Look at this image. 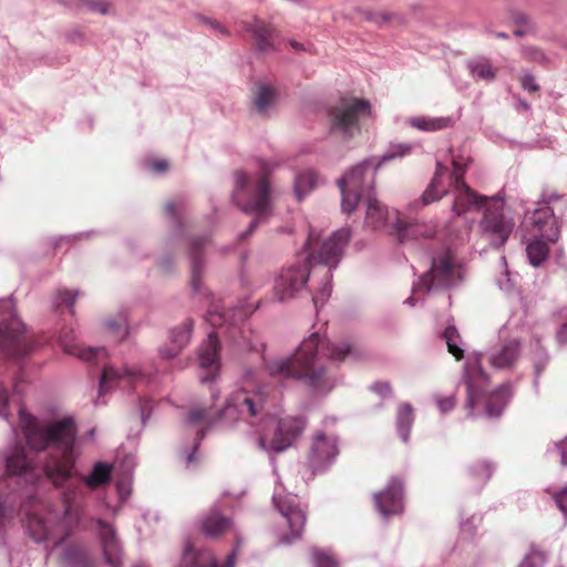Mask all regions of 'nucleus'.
<instances>
[{
    "instance_id": "obj_62",
    "label": "nucleus",
    "mask_w": 567,
    "mask_h": 567,
    "mask_svg": "<svg viewBox=\"0 0 567 567\" xmlns=\"http://www.w3.org/2000/svg\"><path fill=\"white\" fill-rule=\"evenodd\" d=\"M66 39L72 43H80L83 41L84 35L81 30L74 29L66 33Z\"/></svg>"
},
{
    "instance_id": "obj_52",
    "label": "nucleus",
    "mask_w": 567,
    "mask_h": 567,
    "mask_svg": "<svg viewBox=\"0 0 567 567\" xmlns=\"http://www.w3.org/2000/svg\"><path fill=\"white\" fill-rule=\"evenodd\" d=\"M561 320L563 322L558 327L556 331V341L559 346H566L567 344V309H565L561 312Z\"/></svg>"
},
{
    "instance_id": "obj_12",
    "label": "nucleus",
    "mask_w": 567,
    "mask_h": 567,
    "mask_svg": "<svg viewBox=\"0 0 567 567\" xmlns=\"http://www.w3.org/2000/svg\"><path fill=\"white\" fill-rule=\"evenodd\" d=\"M0 348L13 357H23L32 349V339L16 315L12 298L0 299Z\"/></svg>"
},
{
    "instance_id": "obj_22",
    "label": "nucleus",
    "mask_w": 567,
    "mask_h": 567,
    "mask_svg": "<svg viewBox=\"0 0 567 567\" xmlns=\"http://www.w3.org/2000/svg\"><path fill=\"white\" fill-rule=\"evenodd\" d=\"M220 344L215 332H210L207 339L202 342L197 351L198 365L200 369V382H214L220 371Z\"/></svg>"
},
{
    "instance_id": "obj_41",
    "label": "nucleus",
    "mask_w": 567,
    "mask_h": 567,
    "mask_svg": "<svg viewBox=\"0 0 567 567\" xmlns=\"http://www.w3.org/2000/svg\"><path fill=\"white\" fill-rule=\"evenodd\" d=\"M103 324L110 332L118 337L121 340H124L130 333L127 317L124 311H120L114 316L105 318L103 320Z\"/></svg>"
},
{
    "instance_id": "obj_49",
    "label": "nucleus",
    "mask_w": 567,
    "mask_h": 567,
    "mask_svg": "<svg viewBox=\"0 0 567 567\" xmlns=\"http://www.w3.org/2000/svg\"><path fill=\"white\" fill-rule=\"evenodd\" d=\"M545 556L539 551H530L527 554L518 567H544Z\"/></svg>"
},
{
    "instance_id": "obj_24",
    "label": "nucleus",
    "mask_w": 567,
    "mask_h": 567,
    "mask_svg": "<svg viewBox=\"0 0 567 567\" xmlns=\"http://www.w3.org/2000/svg\"><path fill=\"white\" fill-rule=\"evenodd\" d=\"M59 341L64 352L84 362L97 364L109 357L107 350L104 347H85L79 343L72 329H64L60 334Z\"/></svg>"
},
{
    "instance_id": "obj_58",
    "label": "nucleus",
    "mask_w": 567,
    "mask_h": 567,
    "mask_svg": "<svg viewBox=\"0 0 567 567\" xmlns=\"http://www.w3.org/2000/svg\"><path fill=\"white\" fill-rule=\"evenodd\" d=\"M391 16L388 13L381 12H371L368 14L367 19L374 22L378 25H383L390 20Z\"/></svg>"
},
{
    "instance_id": "obj_31",
    "label": "nucleus",
    "mask_w": 567,
    "mask_h": 567,
    "mask_svg": "<svg viewBox=\"0 0 567 567\" xmlns=\"http://www.w3.org/2000/svg\"><path fill=\"white\" fill-rule=\"evenodd\" d=\"M277 90L269 83L260 82L256 85L252 96L255 111L260 115H267L275 106Z\"/></svg>"
},
{
    "instance_id": "obj_26",
    "label": "nucleus",
    "mask_w": 567,
    "mask_h": 567,
    "mask_svg": "<svg viewBox=\"0 0 567 567\" xmlns=\"http://www.w3.org/2000/svg\"><path fill=\"white\" fill-rule=\"evenodd\" d=\"M96 532L101 542L105 561L117 566L122 559L121 543L115 528L103 519L96 520Z\"/></svg>"
},
{
    "instance_id": "obj_16",
    "label": "nucleus",
    "mask_w": 567,
    "mask_h": 567,
    "mask_svg": "<svg viewBox=\"0 0 567 567\" xmlns=\"http://www.w3.org/2000/svg\"><path fill=\"white\" fill-rule=\"evenodd\" d=\"M311 274H316L307 261L299 255L298 259L284 267L275 277L274 297L284 302L297 298L302 291L308 289V281Z\"/></svg>"
},
{
    "instance_id": "obj_59",
    "label": "nucleus",
    "mask_w": 567,
    "mask_h": 567,
    "mask_svg": "<svg viewBox=\"0 0 567 567\" xmlns=\"http://www.w3.org/2000/svg\"><path fill=\"white\" fill-rule=\"evenodd\" d=\"M556 452L560 457L561 465L567 466V436L556 444Z\"/></svg>"
},
{
    "instance_id": "obj_19",
    "label": "nucleus",
    "mask_w": 567,
    "mask_h": 567,
    "mask_svg": "<svg viewBox=\"0 0 567 567\" xmlns=\"http://www.w3.org/2000/svg\"><path fill=\"white\" fill-rule=\"evenodd\" d=\"M516 323L508 320L498 330L499 348L489 354V362L497 369L511 368L520 354V338L515 330Z\"/></svg>"
},
{
    "instance_id": "obj_36",
    "label": "nucleus",
    "mask_w": 567,
    "mask_h": 567,
    "mask_svg": "<svg viewBox=\"0 0 567 567\" xmlns=\"http://www.w3.org/2000/svg\"><path fill=\"white\" fill-rule=\"evenodd\" d=\"M414 422V411L410 403H401L396 411V431L402 442L410 440L411 429Z\"/></svg>"
},
{
    "instance_id": "obj_33",
    "label": "nucleus",
    "mask_w": 567,
    "mask_h": 567,
    "mask_svg": "<svg viewBox=\"0 0 567 567\" xmlns=\"http://www.w3.org/2000/svg\"><path fill=\"white\" fill-rule=\"evenodd\" d=\"M248 31L254 35L258 51L269 52L275 49L272 30L264 21L255 20L248 25Z\"/></svg>"
},
{
    "instance_id": "obj_21",
    "label": "nucleus",
    "mask_w": 567,
    "mask_h": 567,
    "mask_svg": "<svg viewBox=\"0 0 567 567\" xmlns=\"http://www.w3.org/2000/svg\"><path fill=\"white\" fill-rule=\"evenodd\" d=\"M339 441L332 433L318 431L311 441L308 461L313 471L330 466L339 455Z\"/></svg>"
},
{
    "instance_id": "obj_39",
    "label": "nucleus",
    "mask_w": 567,
    "mask_h": 567,
    "mask_svg": "<svg viewBox=\"0 0 567 567\" xmlns=\"http://www.w3.org/2000/svg\"><path fill=\"white\" fill-rule=\"evenodd\" d=\"M165 214L171 218L173 226L172 237L179 238L184 236L185 233V221L183 220V203L168 200L165 204Z\"/></svg>"
},
{
    "instance_id": "obj_51",
    "label": "nucleus",
    "mask_w": 567,
    "mask_h": 567,
    "mask_svg": "<svg viewBox=\"0 0 567 567\" xmlns=\"http://www.w3.org/2000/svg\"><path fill=\"white\" fill-rule=\"evenodd\" d=\"M131 483V476H126L125 478L117 481L116 489L121 502H125L130 497L132 492Z\"/></svg>"
},
{
    "instance_id": "obj_34",
    "label": "nucleus",
    "mask_w": 567,
    "mask_h": 567,
    "mask_svg": "<svg viewBox=\"0 0 567 567\" xmlns=\"http://www.w3.org/2000/svg\"><path fill=\"white\" fill-rule=\"evenodd\" d=\"M320 183L319 175L312 169H305L295 177V194L297 199L302 200Z\"/></svg>"
},
{
    "instance_id": "obj_25",
    "label": "nucleus",
    "mask_w": 567,
    "mask_h": 567,
    "mask_svg": "<svg viewBox=\"0 0 567 567\" xmlns=\"http://www.w3.org/2000/svg\"><path fill=\"white\" fill-rule=\"evenodd\" d=\"M236 556L237 548H234L221 566L209 550L195 549L192 544L187 543L184 546L178 567H235Z\"/></svg>"
},
{
    "instance_id": "obj_5",
    "label": "nucleus",
    "mask_w": 567,
    "mask_h": 567,
    "mask_svg": "<svg viewBox=\"0 0 567 567\" xmlns=\"http://www.w3.org/2000/svg\"><path fill=\"white\" fill-rule=\"evenodd\" d=\"M350 239V230L342 228L329 236H323L320 230L311 228L305 249L300 256L317 271V265H321V286L312 291V301L316 308L324 305L331 295L332 269H336L341 260L343 249Z\"/></svg>"
},
{
    "instance_id": "obj_43",
    "label": "nucleus",
    "mask_w": 567,
    "mask_h": 567,
    "mask_svg": "<svg viewBox=\"0 0 567 567\" xmlns=\"http://www.w3.org/2000/svg\"><path fill=\"white\" fill-rule=\"evenodd\" d=\"M532 360L534 365L533 384L535 390L538 391L540 374L545 370L549 361L548 353L540 347L538 339L536 340V349Z\"/></svg>"
},
{
    "instance_id": "obj_48",
    "label": "nucleus",
    "mask_w": 567,
    "mask_h": 567,
    "mask_svg": "<svg viewBox=\"0 0 567 567\" xmlns=\"http://www.w3.org/2000/svg\"><path fill=\"white\" fill-rule=\"evenodd\" d=\"M82 8L101 14H107L110 12V3L100 0H82Z\"/></svg>"
},
{
    "instance_id": "obj_56",
    "label": "nucleus",
    "mask_w": 567,
    "mask_h": 567,
    "mask_svg": "<svg viewBox=\"0 0 567 567\" xmlns=\"http://www.w3.org/2000/svg\"><path fill=\"white\" fill-rule=\"evenodd\" d=\"M370 389L383 399L392 395V389L388 382H375Z\"/></svg>"
},
{
    "instance_id": "obj_8",
    "label": "nucleus",
    "mask_w": 567,
    "mask_h": 567,
    "mask_svg": "<svg viewBox=\"0 0 567 567\" xmlns=\"http://www.w3.org/2000/svg\"><path fill=\"white\" fill-rule=\"evenodd\" d=\"M233 202L245 214L255 215L247 230L239 234V240H245L255 230L259 220L271 212V188L266 177L250 178L244 172L235 173Z\"/></svg>"
},
{
    "instance_id": "obj_17",
    "label": "nucleus",
    "mask_w": 567,
    "mask_h": 567,
    "mask_svg": "<svg viewBox=\"0 0 567 567\" xmlns=\"http://www.w3.org/2000/svg\"><path fill=\"white\" fill-rule=\"evenodd\" d=\"M453 169H450L449 165L437 162L434 177L430 185L426 187L421 198L410 203L411 209H419L427 206L447 194L449 189L446 185H451L458 190L461 182V168L456 159H452Z\"/></svg>"
},
{
    "instance_id": "obj_55",
    "label": "nucleus",
    "mask_w": 567,
    "mask_h": 567,
    "mask_svg": "<svg viewBox=\"0 0 567 567\" xmlns=\"http://www.w3.org/2000/svg\"><path fill=\"white\" fill-rule=\"evenodd\" d=\"M520 83L524 90L528 92H536L539 90L538 84L536 83V80L534 75L529 72H525L520 79Z\"/></svg>"
},
{
    "instance_id": "obj_57",
    "label": "nucleus",
    "mask_w": 567,
    "mask_h": 567,
    "mask_svg": "<svg viewBox=\"0 0 567 567\" xmlns=\"http://www.w3.org/2000/svg\"><path fill=\"white\" fill-rule=\"evenodd\" d=\"M555 502L565 517H567V486L555 495Z\"/></svg>"
},
{
    "instance_id": "obj_42",
    "label": "nucleus",
    "mask_w": 567,
    "mask_h": 567,
    "mask_svg": "<svg viewBox=\"0 0 567 567\" xmlns=\"http://www.w3.org/2000/svg\"><path fill=\"white\" fill-rule=\"evenodd\" d=\"M79 296V290H69L64 288L58 289L52 298V306L56 310L65 307L71 315H74V305Z\"/></svg>"
},
{
    "instance_id": "obj_45",
    "label": "nucleus",
    "mask_w": 567,
    "mask_h": 567,
    "mask_svg": "<svg viewBox=\"0 0 567 567\" xmlns=\"http://www.w3.org/2000/svg\"><path fill=\"white\" fill-rule=\"evenodd\" d=\"M310 559L312 567H339L338 561L328 550L312 548Z\"/></svg>"
},
{
    "instance_id": "obj_46",
    "label": "nucleus",
    "mask_w": 567,
    "mask_h": 567,
    "mask_svg": "<svg viewBox=\"0 0 567 567\" xmlns=\"http://www.w3.org/2000/svg\"><path fill=\"white\" fill-rule=\"evenodd\" d=\"M482 520L483 518L481 515H473L466 522H463V542L465 539L474 540L478 528L482 525Z\"/></svg>"
},
{
    "instance_id": "obj_18",
    "label": "nucleus",
    "mask_w": 567,
    "mask_h": 567,
    "mask_svg": "<svg viewBox=\"0 0 567 567\" xmlns=\"http://www.w3.org/2000/svg\"><path fill=\"white\" fill-rule=\"evenodd\" d=\"M151 378V374L140 365L125 364L123 369H118L106 364L100 378L99 394L103 395L106 391L116 386L125 388L126 385L147 384Z\"/></svg>"
},
{
    "instance_id": "obj_9",
    "label": "nucleus",
    "mask_w": 567,
    "mask_h": 567,
    "mask_svg": "<svg viewBox=\"0 0 567 567\" xmlns=\"http://www.w3.org/2000/svg\"><path fill=\"white\" fill-rule=\"evenodd\" d=\"M461 279V260L456 250L446 249L435 256L431 268L419 277L412 287L411 296L404 301L415 307L420 297L449 290Z\"/></svg>"
},
{
    "instance_id": "obj_3",
    "label": "nucleus",
    "mask_w": 567,
    "mask_h": 567,
    "mask_svg": "<svg viewBox=\"0 0 567 567\" xmlns=\"http://www.w3.org/2000/svg\"><path fill=\"white\" fill-rule=\"evenodd\" d=\"M19 425L31 450L50 449L43 466L45 476L58 487L64 486L75 475L76 426L72 417H64L45 425L22 409L19 411Z\"/></svg>"
},
{
    "instance_id": "obj_30",
    "label": "nucleus",
    "mask_w": 567,
    "mask_h": 567,
    "mask_svg": "<svg viewBox=\"0 0 567 567\" xmlns=\"http://www.w3.org/2000/svg\"><path fill=\"white\" fill-rule=\"evenodd\" d=\"M406 123L420 131L425 133L441 132L445 131L456 123V118L453 116H411L406 120Z\"/></svg>"
},
{
    "instance_id": "obj_35",
    "label": "nucleus",
    "mask_w": 567,
    "mask_h": 567,
    "mask_svg": "<svg viewBox=\"0 0 567 567\" xmlns=\"http://www.w3.org/2000/svg\"><path fill=\"white\" fill-rule=\"evenodd\" d=\"M112 465L105 462H96L91 472L81 478V482L90 488H96L110 482Z\"/></svg>"
},
{
    "instance_id": "obj_64",
    "label": "nucleus",
    "mask_w": 567,
    "mask_h": 567,
    "mask_svg": "<svg viewBox=\"0 0 567 567\" xmlns=\"http://www.w3.org/2000/svg\"><path fill=\"white\" fill-rule=\"evenodd\" d=\"M204 22L207 23L212 29L216 30L217 32L221 34H226V29L216 20H213L210 18H204Z\"/></svg>"
},
{
    "instance_id": "obj_28",
    "label": "nucleus",
    "mask_w": 567,
    "mask_h": 567,
    "mask_svg": "<svg viewBox=\"0 0 567 567\" xmlns=\"http://www.w3.org/2000/svg\"><path fill=\"white\" fill-rule=\"evenodd\" d=\"M199 529L207 538H218L233 527V520L219 513L216 507L210 508L199 520Z\"/></svg>"
},
{
    "instance_id": "obj_50",
    "label": "nucleus",
    "mask_w": 567,
    "mask_h": 567,
    "mask_svg": "<svg viewBox=\"0 0 567 567\" xmlns=\"http://www.w3.org/2000/svg\"><path fill=\"white\" fill-rule=\"evenodd\" d=\"M523 53L528 61L539 64H545L547 62L545 53L536 48H526Z\"/></svg>"
},
{
    "instance_id": "obj_53",
    "label": "nucleus",
    "mask_w": 567,
    "mask_h": 567,
    "mask_svg": "<svg viewBox=\"0 0 567 567\" xmlns=\"http://www.w3.org/2000/svg\"><path fill=\"white\" fill-rule=\"evenodd\" d=\"M436 405L442 413L452 411L456 405V399L454 395L445 398H436Z\"/></svg>"
},
{
    "instance_id": "obj_61",
    "label": "nucleus",
    "mask_w": 567,
    "mask_h": 567,
    "mask_svg": "<svg viewBox=\"0 0 567 567\" xmlns=\"http://www.w3.org/2000/svg\"><path fill=\"white\" fill-rule=\"evenodd\" d=\"M158 267L164 272H169L171 270H173V268H174L173 257H171V256L163 257L158 262Z\"/></svg>"
},
{
    "instance_id": "obj_7",
    "label": "nucleus",
    "mask_w": 567,
    "mask_h": 567,
    "mask_svg": "<svg viewBox=\"0 0 567 567\" xmlns=\"http://www.w3.org/2000/svg\"><path fill=\"white\" fill-rule=\"evenodd\" d=\"M471 213L482 215L478 227L482 238L493 248L502 247L514 229V221L503 214V203L497 196H484L463 182V223L472 221Z\"/></svg>"
},
{
    "instance_id": "obj_40",
    "label": "nucleus",
    "mask_w": 567,
    "mask_h": 567,
    "mask_svg": "<svg viewBox=\"0 0 567 567\" xmlns=\"http://www.w3.org/2000/svg\"><path fill=\"white\" fill-rule=\"evenodd\" d=\"M61 564L64 567H86L89 557L86 551L78 546H68L61 555Z\"/></svg>"
},
{
    "instance_id": "obj_23",
    "label": "nucleus",
    "mask_w": 567,
    "mask_h": 567,
    "mask_svg": "<svg viewBox=\"0 0 567 567\" xmlns=\"http://www.w3.org/2000/svg\"><path fill=\"white\" fill-rule=\"evenodd\" d=\"M6 470L8 474L21 477L28 484L34 485L40 478L33 458L21 444H16L8 451Z\"/></svg>"
},
{
    "instance_id": "obj_14",
    "label": "nucleus",
    "mask_w": 567,
    "mask_h": 567,
    "mask_svg": "<svg viewBox=\"0 0 567 567\" xmlns=\"http://www.w3.org/2000/svg\"><path fill=\"white\" fill-rule=\"evenodd\" d=\"M560 197L556 193L543 195L536 203V208L527 213L523 223V238L542 237L543 239L556 241L559 236L554 209L549 205Z\"/></svg>"
},
{
    "instance_id": "obj_54",
    "label": "nucleus",
    "mask_w": 567,
    "mask_h": 567,
    "mask_svg": "<svg viewBox=\"0 0 567 567\" xmlns=\"http://www.w3.org/2000/svg\"><path fill=\"white\" fill-rule=\"evenodd\" d=\"M140 413L143 425L146 424L153 411V402L150 399H140Z\"/></svg>"
},
{
    "instance_id": "obj_29",
    "label": "nucleus",
    "mask_w": 567,
    "mask_h": 567,
    "mask_svg": "<svg viewBox=\"0 0 567 567\" xmlns=\"http://www.w3.org/2000/svg\"><path fill=\"white\" fill-rule=\"evenodd\" d=\"M496 465L488 460H480L471 464L466 472L467 488L472 492H480L489 481Z\"/></svg>"
},
{
    "instance_id": "obj_27",
    "label": "nucleus",
    "mask_w": 567,
    "mask_h": 567,
    "mask_svg": "<svg viewBox=\"0 0 567 567\" xmlns=\"http://www.w3.org/2000/svg\"><path fill=\"white\" fill-rule=\"evenodd\" d=\"M194 321L187 319L182 324L169 331L168 343L159 348V355L164 359H173L188 344L193 333Z\"/></svg>"
},
{
    "instance_id": "obj_47",
    "label": "nucleus",
    "mask_w": 567,
    "mask_h": 567,
    "mask_svg": "<svg viewBox=\"0 0 567 567\" xmlns=\"http://www.w3.org/2000/svg\"><path fill=\"white\" fill-rule=\"evenodd\" d=\"M145 167L155 175H162L168 171L169 163L164 158H151L145 162Z\"/></svg>"
},
{
    "instance_id": "obj_63",
    "label": "nucleus",
    "mask_w": 567,
    "mask_h": 567,
    "mask_svg": "<svg viewBox=\"0 0 567 567\" xmlns=\"http://www.w3.org/2000/svg\"><path fill=\"white\" fill-rule=\"evenodd\" d=\"M515 23L520 27H533L529 17L525 13H517L515 16Z\"/></svg>"
},
{
    "instance_id": "obj_32",
    "label": "nucleus",
    "mask_w": 567,
    "mask_h": 567,
    "mask_svg": "<svg viewBox=\"0 0 567 567\" xmlns=\"http://www.w3.org/2000/svg\"><path fill=\"white\" fill-rule=\"evenodd\" d=\"M526 244V254L528 261L534 267H539L548 257L550 240L543 239L542 237L523 238Z\"/></svg>"
},
{
    "instance_id": "obj_44",
    "label": "nucleus",
    "mask_w": 567,
    "mask_h": 567,
    "mask_svg": "<svg viewBox=\"0 0 567 567\" xmlns=\"http://www.w3.org/2000/svg\"><path fill=\"white\" fill-rule=\"evenodd\" d=\"M413 146L414 145L411 143L391 144L388 151L381 157H378V162L382 166L384 163L389 161L402 158L412 152Z\"/></svg>"
},
{
    "instance_id": "obj_10",
    "label": "nucleus",
    "mask_w": 567,
    "mask_h": 567,
    "mask_svg": "<svg viewBox=\"0 0 567 567\" xmlns=\"http://www.w3.org/2000/svg\"><path fill=\"white\" fill-rule=\"evenodd\" d=\"M381 168L378 157H369L350 167L338 181L341 194V209L353 213L362 198L374 194L375 176Z\"/></svg>"
},
{
    "instance_id": "obj_15",
    "label": "nucleus",
    "mask_w": 567,
    "mask_h": 567,
    "mask_svg": "<svg viewBox=\"0 0 567 567\" xmlns=\"http://www.w3.org/2000/svg\"><path fill=\"white\" fill-rule=\"evenodd\" d=\"M272 504L284 518L285 525L289 528V534L282 533L280 542L291 544L301 537L307 515L301 506L299 498L295 494H286L285 487L280 482H276Z\"/></svg>"
},
{
    "instance_id": "obj_37",
    "label": "nucleus",
    "mask_w": 567,
    "mask_h": 567,
    "mask_svg": "<svg viewBox=\"0 0 567 567\" xmlns=\"http://www.w3.org/2000/svg\"><path fill=\"white\" fill-rule=\"evenodd\" d=\"M467 69L473 78L485 82L495 79L496 71L491 61L484 56H476L467 62Z\"/></svg>"
},
{
    "instance_id": "obj_11",
    "label": "nucleus",
    "mask_w": 567,
    "mask_h": 567,
    "mask_svg": "<svg viewBox=\"0 0 567 567\" xmlns=\"http://www.w3.org/2000/svg\"><path fill=\"white\" fill-rule=\"evenodd\" d=\"M365 216L364 225L370 229H385L395 235L401 241L416 239L419 236L431 237L434 230L421 224H405L396 209L390 210L389 207L380 202L375 194L369 195L364 199Z\"/></svg>"
},
{
    "instance_id": "obj_6",
    "label": "nucleus",
    "mask_w": 567,
    "mask_h": 567,
    "mask_svg": "<svg viewBox=\"0 0 567 567\" xmlns=\"http://www.w3.org/2000/svg\"><path fill=\"white\" fill-rule=\"evenodd\" d=\"M79 494L78 485H71L63 493V517L60 519L51 512L43 516L42 505H35L32 509L27 511L25 528L29 536L35 543H45V548H49L50 543H52V547L59 546L80 520Z\"/></svg>"
},
{
    "instance_id": "obj_4",
    "label": "nucleus",
    "mask_w": 567,
    "mask_h": 567,
    "mask_svg": "<svg viewBox=\"0 0 567 567\" xmlns=\"http://www.w3.org/2000/svg\"><path fill=\"white\" fill-rule=\"evenodd\" d=\"M463 384L466 388V409L473 417H499L512 398L508 383L491 389L489 377L483 368V353L463 350Z\"/></svg>"
},
{
    "instance_id": "obj_2",
    "label": "nucleus",
    "mask_w": 567,
    "mask_h": 567,
    "mask_svg": "<svg viewBox=\"0 0 567 567\" xmlns=\"http://www.w3.org/2000/svg\"><path fill=\"white\" fill-rule=\"evenodd\" d=\"M271 403L269 386L259 382L255 368L245 367L216 416L204 408H195L188 412L185 426L195 437L190 445L181 449L184 466L193 468L198 464L200 441L217 421L227 426L245 425L254 430L258 434V447L266 453L287 450L302 434L307 420L298 415L285 416L276 422L270 412Z\"/></svg>"
},
{
    "instance_id": "obj_13",
    "label": "nucleus",
    "mask_w": 567,
    "mask_h": 567,
    "mask_svg": "<svg viewBox=\"0 0 567 567\" xmlns=\"http://www.w3.org/2000/svg\"><path fill=\"white\" fill-rule=\"evenodd\" d=\"M371 111L369 101L357 97H343L329 112L331 133L344 140L360 132V120Z\"/></svg>"
},
{
    "instance_id": "obj_1",
    "label": "nucleus",
    "mask_w": 567,
    "mask_h": 567,
    "mask_svg": "<svg viewBox=\"0 0 567 567\" xmlns=\"http://www.w3.org/2000/svg\"><path fill=\"white\" fill-rule=\"evenodd\" d=\"M209 238L206 235L188 238L187 258L190 267V288L195 296L209 299L204 320L212 327L226 328L229 338L243 350L257 352L268 375L272 379L302 381L312 391L327 394L339 383L334 364L344 361L353 352L348 340L329 341L324 334L313 332L305 338L296 352L289 357L267 360L265 343L260 337L247 326L245 320L251 312L240 306L225 311L224 303L212 297L204 285L206 271L205 247Z\"/></svg>"
},
{
    "instance_id": "obj_60",
    "label": "nucleus",
    "mask_w": 567,
    "mask_h": 567,
    "mask_svg": "<svg viewBox=\"0 0 567 567\" xmlns=\"http://www.w3.org/2000/svg\"><path fill=\"white\" fill-rule=\"evenodd\" d=\"M9 402L7 389L0 383V415H4Z\"/></svg>"
},
{
    "instance_id": "obj_38",
    "label": "nucleus",
    "mask_w": 567,
    "mask_h": 567,
    "mask_svg": "<svg viewBox=\"0 0 567 567\" xmlns=\"http://www.w3.org/2000/svg\"><path fill=\"white\" fill-rule=\"evenodd\" d=\"M441 338L445 341L449 352L453 354L456 360H461V334L454 318L446 321Z\"/></svg>"
},
{
    "instance_id": "obj_20",
    "label": "nucleus",
    "mask_w": 567,
    "mask_h": 567,
    "mask_svg": "<svg viewBox=\"0 0 567 567\" xmlns=\"http://www.w3.org/2000/svg\"><path fill=\"white\" fill-rule=\"evenodd\" d=\"M377 512L382 518L389 519L401 515L404 511V482L400 477H392L386 486L373 496Z\"/></svg>"
}]
</instances>
